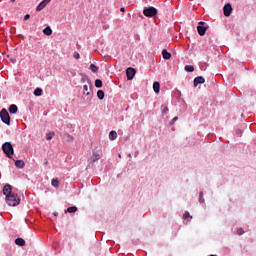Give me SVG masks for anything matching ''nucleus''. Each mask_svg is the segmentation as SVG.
Wrapping results in <instances>:
<instances>
[{
  "label": "nucleus",
  "mask_w": 256,
  "mask_h": 256,
  "mask_svg": "<svg viewBox=\"0 0 256 256\" xmlns=\"http://www.w3.org/2000/svg\"><path fill=\"white\" fill-rule=\"evenodd\" d=\"M3 195L6 197V203L9 205V207H17L19 203H21V198L17 196L12 190V186L9 184H6L3 187Z\"/></svg>",
  "instance_id": "nucleus-1"
},
{
  "label": "nucleus",
  "mask_w": 256,
  "mask_h": 256,
  "mask_svg": "<svg viewBox=\"0 0 256 256\" xmlns=\"http://www.w3.org/2000/svg\"><path fill=\"white\" fill-rule=\"evenodd\" d=\"M2 151L6 154V157L9 159L13 158V155L15 153V150L13 149V144L11 142H6L2 145Z\"/></svg>",
  "instance_id": "nucleus-2"
},
{
  "label": "nucleus",
  "mask_w": 256,
  "mask_h": 256,
  "mask_svg": "<svg viewBox=\"0 0 256 256\" xmlns=\"http://www.w3.org/2000/svg\"><path fill=\"white\" fill-rule=\"evenodd\" d=\"M0 119L2 123H5V125H11V117L9 116V112H7V109L3 108L0 111Z\"/></svg>",
  "instance_id": "nucleus-3"
},
{
  "label": "nucleus",
  "mask_w": 256,
  "mask_h": 256,
  "mask_svg": "<svg viewBox=\"0 0 256 256\" xmlns=\"http://www.w3.org/2000/svg\"><path fill=\"white\" fill-rule=\"evenodd\" d=\"M143 15H145V17H155V15H157V10L155 7L145 8L143 10Z\"/></svg>",
  "instance_id": "nucleus-4"
},
{
  "label": "nucleus",
  "mask_w": 256,
  "mask_h": 256,
  "mask_svg": "<svg viewBox=\"0 0 256 256\" xmlns=\"http://www.w3.org/2000/svg\"><path fill=\"white\" fill-rule=\"evenodd\" d=\"M198 35L200 37H203L205 33H207V28L205 27V22H199V25L197 26Z\"/></svg>",
  "instance_id": "nucleus-5"
},
{
  "label": "nucleus",
  "mask_w": 256,
  "mask_h": 256,
  "mask_svg": "<svg viewBox=\"0 0 256 256\" xmlns=\"http://www.w3.org/2000/svg\"><path fill=\"white\" fill-rule=\"evenodd\" d=\"M223 11H224L225 17H230L231 13H233V7L231 6V4H225Z\"/></svg>",
  "instance_id": "nucleus-6"
},
{
  "label": "nucleus",
  "mask_w": 256,
  "mask_h": 256,
  "mask_svg": "<svg viewBox=\"0 0 256 256\" xmlns=\"http://www.w3.org/2000/svg\"><path fill=\"white\" fill-rule=\"evenodd\" d=\"M135 73H136L135 68L126 69V75H127L128 81H131L135 77Z\"/></svg>",
  "instance_id": "nucleus-7"
},
{
  "label": "nucleus",
  "mask_w": 256,
  "mask_h": 256,
  "mask_svg": "<svg viewBox=\"0 0 256 256\" xmlns=\"http://www.w3.org/2000/svg\"><path fill=\"white\" fill-rule=\"evenodd\" d=\"M49 3H51V0H43L36 7V11H43V9H45V7H47V5H49Z\"/></svg>",
  "instance_id": "nucleus-8"
},
{
  "label": "nucleus",
  "mask_w": 256,
  "mask_h": 256,
  "mask_svg": "<svg viewBox=\"0 0 256 256\" xmlns=\"http://www.w3.org/2000/svg\"><path fill=\"white\" fill-rule=\"evenodd\" d=\"M203 83H205V78L202 76H198L194 79V87H197V85H201Z\"/></svg>",
  "instance_id": "nucleus-9"
},
{
  "label": "nucleus",
  "mask_w": 256,
  "mask_h": 256,
  "mask_svg": "<svg viewBox=\"0 0 256 256\" xmlns=\"http://www.w3.org/2000/svg\"><path fill=\"white\" fill-rule=\"evenodd\" d=\"M15 166L17 167V169H24L25 168V161L16 160L15 161Z\"/></svg>",
  "instance_id": "nucleus-10"
},
{
  "label": "nucleus",
  "mask_w": 256,
  "mask_h": 256,
  "mask_svg": "<svg viewBox=\"0 0 256 256\" xmlns=\"http://www.w3.org/2000/svg\"><path fill=\"white\" fill-rule=\"evenodd\" d=\"M17 111H19V108H17V105L12 104L9 107V113H12V115H15V113H17Z\"/></svg>",
  "instance_id": "nucleus-11"
},
{
  "label": "nucleus",
  "mask_w": 256,
  "mask_h": 256,
  "mask_svg": "<svg viewBox=\"0 0 256 256\" xmlns=\"http://www.w3.org/2000/svg\"><path fill=\"white\" fill-rule=\"evenodd\" d=\"M15 243L18 245V247H25V240L23 238H17Z\"/></svg>",
  "instance_id": "nucleus-12"
},
{
  "label": "nucleus",
  "mask_w": 256,
  "mask_h": 256,
  "mask_svg": "<svg viewBox=\"0 0 256 256\" xmlns=\"http://www.w3.org/2000/svg\"><path fill=\"white\" fill-rule=\"evenodd\" d=\"M162 56H163V59H171V53H169L168 51H167V49H163L162 50Z\"/></svg>",
  "instance_id": "nucleus-13"
},
{
  "label": "nucleus",
  "mask_w": 256,
  "mask_h": 256,
  "mask_svg": "<svg viewBox=\"0 0 256 256\" xmlns=\"http://www.w3.org/2000/svg\"><path fill=\"white\" fill-rule=\"evenodd\" d=\"M153 89H154V92L159 94V91L161 89V84H159V82H154L153 83Z\"/></svg>",
  "instance_id": "nucleus-14"
},
{
  "label": "nucleus",
  "mask_w": 256,
  "mask_h": 256,
  "mask_svg": "<svg viewBox=\"0 0 256 256\" xmlns=\"http://www.w3.org/2000/svg\"><path fill=\"white\" fill-rule=\"evenodd\" d=\"M62 138L64 139V141H67L68 143H71V141H73L75 138H73V136H71L70 134H64L62 136Z\"/></svg>",
  "instance_id": "nucleus-15"
},
{
  "label": "nucleus",
  "mask_w": 256,
  "mask_h": 256,
  "mask_svg": "<svg viewBox=\"0 0 256 256\" xmlns=\"http://www.w3.org/2000/svg\"><path fill=\"white\" fill-rule=\"evenodd\" d=\"M78 209L76 206H71V207H68L66 210H65V213H77Z\"/></svg>",
  "instance_id": "nucleus-16"
},
{
  "label": "nucleus",
  "mask_w": 256,
  "mask_h": 256,
  "mask_svg": "<svg viewBox=\"0 0 256 256\" xmlns=\"http://www.w3.org/2000/svg\"><path fill=\"white\" fill-rule=\"evenodd\" d=\"M97 97L100 99V101H103V99H105V92L103 90H98Z\"/></svg>",
  "instance_id": "nucleus-17"
},
{
  "label": "nucleus",
  "mask_w": 256,
  "mask_h": 256,
  "mask_svg": "<svg viewBox=\"0 0 256 256\" xmlns=\"http://www.w3.org/2000/svg\"><path fill=\"white\" fill-rule=\"evenodd\" d=\"M44 35H53V30L51 29V27L47 26L44 30H43Z\"/></svg>",
  "instance_id": "nucleus-18"
},
{
  "label": "nucleus",
  "mask_w": 256,
  "mask_h": 256,
  "mask_svg": "<svg viewBox=\"0 0 256 256\" xmlns=\"http://www.w3.org/2000/svg\"><path fill=\"white\" fill-rule=\"evenodd\" d=\"M34 95H35L36 97H41V96L43 95V89H41V88H36V89L34 90Z\"/></svg>",
  "instance_id": "nucleus-19"
},
{
  "label": "nucleus",
  "mask_w": 256,
  "mask_h": 256,
  "mask_svg": "<svg viewBox=\"0 0 256 256\" xmlns=\"http://www.w3.org/2000/svg\"><path fill=\"white\" fill-rule=\"evenodd\" d=\"M109 139H111V141H115V139H117V132L116 131H111L109 133Z\"/></svg>",
  "instance_id": "nucleus-20"
},
{
  "label": "nucleus",
  "mask_w": 256,
  "mask_h": 256,
  "mask_svg": "<svg viewBox=\"0 0 256 256\" xmlns=\"http://www.w3.org/2000/svg\"><path fill=\"white\" fill-rule=\"evenodd\" d=\"M184 69L188 73H193V71H195V67H193V65H186Z\"/></svg>",
  "instance_id": "nucleus-21"
},
{
  "label": "nucleus",
  "mask_w": 256,
  "mask_h": 256,
  "mask_svg": "<svg viewBox=\"0 0 256 256\" xmlns=\"http://www.w3.org/2000/svg\"><path fill=\"white\" fill-rule=\"evenodd\" d=\"M89 69L92 71V73H97L99 71V67H97L95 64H90Z\"/></svg>",
  "instance_id": "nucleus-22"
},
{
  "label": "nucleus",
  "mask_w": 256,
  "mask_h": 256,
  "mask_svg": "<svg viewBox=\"0 0 256 256\" xmlns=\"http://www.w3.org/2000/svg\"><path fill=\"white\" fill-rule=\"evenodd\" d=\"M95 87H97L98 89H101V87H103V81H101V79H96Z\"/></svg>",
  "instance_id": "nucleus-23"
},
{
  "label": "nucleus",
  "mask_w": 256,
  "mask_h": 256,
  "mask_svg": "<svg viewBox=\"0 0 256 256\" xmlns=\"http://www.w3.org/2000/svg\"><path fill=\"white\" fill-rule=\"evenodd\" d=\"M53 137H55V132H50V133L46 134L47 141H51V139H53Z\"/></svg>",
  "instance_id": "nucleus-24"
},
{
  "label": "nucleus",
  "mask_w": 256,
  "mask_h": 256,
  "mask_svg": "<svg viewBox=\"0 0 256 256\" xmlns=\"http://www.w3.org/2000/svg\"><path fill=\"white\" fill-rule=\"evenodd\" d=\"M83 89H84V95L89 96L90 95V93H89V86L87 84H85L83 86Z\"/></svg>",
  "instance_id": "nucleus-25"
},
{
  "label": "nucleus",
  "mask_w": 256,
  "mask_h": 256,
  "mask_svg": "<svg viewBox=\"0 0 256 256\" xmlns=\"http://www.w3.org/2000/svg\"><path fill=\"white\" fill-rule=\"evenodd\" d=\"M51 185L52 187H59V179H52Z\"/></svg>",
  "instance_id": "nucleus-26"
},
{
  "label": "nucleus",
  "mask_w": 256,
  "mask_h": 256,
  "mask_svg": "<svg viewBox=\"0 0 256 256\" xmlns=\"http://www.w3.org/2000/svg\"><path fill=\"white\" fill-rule=\"evenodd\" d=\"M161 111H162V113H168L169 112V107H167V105L163 104L161 106Z\"/></svg>",
  "instance_id": "nucleus-27"
},
{
  "label": "nucleus",
  "mask_w": 256,
  "mask_h": 256,
  "mask_svg": "<svg viewBox=\"0 0 256 256\" xmlns=\"http://www.w3.org/2000/svg\"><path fill=\"white\" fill-rule=\"evenodd\" d=\"M99 159H100L99 155L94 154V158H91L90 161L91 163H95V161H99Z\"/></svg>",
  "instance_id": "nucleus-28"
},
{
  "label": "nucleus",
  "mask_w": 256,
  "mask_h": 256,
  "mask_svg": "<svg viewBox=\"0 0 256 256\" xmlns=\"http://www.w3.org/2000/svg\"><path fill=\"white\" fill-rule=\"evenodd\" d=\"M199 202L200 203H205V198H203V192L199 193Z\"/></svg>",
  "instance_id": "nucleus-29"
},
{
  "label": "nucleus",
  "mask_w": 256,
  "mask_h": 256,
  "mask_svg": "<svg viewBox=\"0 0 256 256\" xmlns=\"http://www.w3.org/2000/svg\"><path fill=\"white\" fill-rule=\"evenodd\" d=\"M184 219H193V216H191V214H189V212H185L184 215H183Z\"/></svg>",
  "instance_id": "nucleus-30"
},
{
  "label": "nucleus",
  "mask_w": 256,
  "mask_h": 256,
  "mask_svg": "<svg viewBox=\"0 0 256 256\" xmlns=\"http://www.w3.org/2000/svg\"><path fill=\"white\" fill-rule=\"evenodd\" d=\"M243 233H245V230H243V228L237 229V235H243Z\"/></svg>",
  "instance_id": "nucleus-31"
},
{
  "label": "nucleus",
  "mask_w": 256,
  "mask_h": 256,
  "mask_svg": "<svg viewBox=\"0 0 256 256\" xmlns=\"http://www.w3.org/2000/svg\"><path fill=\"white\" fill-rule=\"evenodd\" d=\"M82 81H83V82L87 81V83H89V85H91V80H89V78H87V76L84 77V78L82 79Z\"/></svg>",
  "instance_id": "nucleus-32"
},
{
  "label": "nucleus",
  "mask_w": 256,
  "mask_h": 256,
  "mask_svg": "<svg viewBox=\"0 0 256 256\" xmlns=\"http://www.w3.org/2000/svg\"><path fill=\"white\" fill-rule=\"evenodd\" d=\"M29 19H31V15L26 14V15L24 16V21H27V20H29Z\"/></svg>",
  "instance_id": "nucleus-33"
},
{
  "label": "nucleus",
  "mask_w": 256,
  "mask_h": 256,
  "mask_svg": "<svg viewBox=\"0 0 256 256\" xmlns=\"http://www.w3.org/2000/svg\"><path fill=\"white\" fill-rule=\"evenodd\" d=\"M79 57H80L79 53L75 52L74 53V59H79Z\"/></svg>",
  "instance_id": "nucleus-34"
},
{
  "label": "nucleus",
  "mask_w": 256,
  "mask_h": 256,
  "mask_svg": "<svg viewBox=\"0 0 256 256\" xmlns=\"http://www.w3.org/2000/svg\"><path fill=\"white\" fill-rule=\"evenodd\" d=\"M175 121H179V117H174V118L172 119V123H175Z\"/></svg>",
  "instance_id": "nucleus-35"
},
{
  "label": "nucleus",
  "mask_w": 256,
  "mask_h": 256,
  "mask_svg": "<svg viewBox=\"0 0 256 256\" xmlns=\"http://www.w3.org/2000/svg\"><path fill=\"white\" fill-rule=\"evenodd\" d=\"M120 11L122 12V13H125V8H120Z\"/></svg>",
  "instance_id": "nucleus-36"
},
{
  "label": "nucleus",
  "mask_w": 256,
  "mask_h": 256,
  "mask_svg": "<svg viewBox=\"0 0 256 256\" xmlns=\"http://www.w3.org/2000/svg\"><path fill=\"white\" fill-rule=\"evenodd\" d=\"M53 215H54V217H57V215H59V213L58 212H54Z\"/></svg>",
  "instance_id": "nucleus-37"
}]
</instances>
